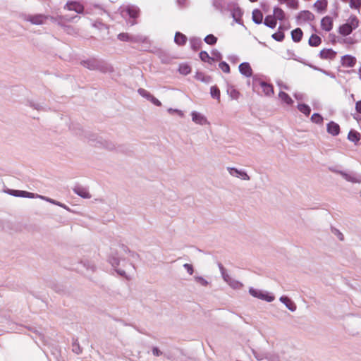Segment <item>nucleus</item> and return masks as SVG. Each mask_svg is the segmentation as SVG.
<instances>
[{"label": "nucleus", "mask_w": 361, "mask_h": 361, "mask_svg": "<svg viewBox=\"0 0 361 361\" xmlns=\"http://www.w3.org/2000/svg\"><path fill=\"white\" fill-rule=\"evenodd\" d=\"M296 19L299 23H312L315 20V16L313 13L308 10H303L300 11Z\"/></svg>", "instance_id": "nucleus-1"}, {"label": "nucleus", "mask_w": 361, "mask_h": 361, "mask_svg": "<svg viewBox=\"0 0 361 361\" xmlns=\"http://www.w3.org/2000/svg\"><path fill=\"white\" fill-rule=\"evenodd\" d=\"M334 20L331 16H326L321 20V27L325 32H330L333 29Z\"/></svg>", "instance_id": "nucleus-2"}, {"label": "nucleus", "mask_w": 361, "mask_h": 361, "mask_svg": "<svg viewBox=\"0 0 361 361\" xmlns=\"http://www.w3.org/2000/svg\"><path fill=\"white\" fill-rule=\"evenodd\" d=\"M126 13L130 18H136L139 16L140 10L135 6H127L121 10V13Z\"/></svg>", "instance_id": "nucleus-3"}, {"label": "nucleus", "mask_w": 361, "mask_h": 361, "mask_svg": "<svg viewBox=\"0 0 361 361\" xmlns=\"http://www.w3.org/2000/svg\"><path fill=\"white\" fill-rule=\"evenodd\" d=\"M249 292L252 296L262 299V300H265L268 302H271L274 299V296L264 294L261 291L254 289L252 288H250Z\"/></svg>", "instance_id": "nucleus-4"}, {"label": "nucleus", "mask_w": 361, "mask_h": 361, "mask_svg": "<svg viewBox=\"0 0 361 361\" xmlns=\"http://www.w3.org/2000/svg\"><path fill=\"white\" fill-rule=\"evenodd\" d=\"M341 61L343 66L352 68L356 64L357 59L351 55H345L342 56Z\"/></svg>", "instance_id": "nucleus-5"}, {"label": "nucleus", "mask_w": 361, "mask_h": 361, "mask_svg": "<svg viewBox=\"0 0 361 361\" xmlns=\"http://www.w3.org/2000/svg\"><path fill=\"white\" fill-rule=\"evenodd\" d=\"M66 8L69 11H74L78 13H82L84 11V6L78 1H70L66 5Z\"/></svg>", "instance_id": "nucleus-6"}, {"label": "nucleus", "mask_w": 361, "mask_h": 361, "mask_svg": "<svg viewBox=\"0 0 361 361\" xmlns=\"http://www.w3.org/2000/svg\"><path fill=\"white\" fill-rule=\"evenodd\" d=\"M319 56L322 59H334L336 56V52L332 49H323L319 52Z\"/></svg>", "instance_id": "nucleus-7"}, {"label": "nucleus", "mask_w": 361, "mask_h": 361, "mask_svg": "<svg viewBox=\"0 0 361 361\" xmlns=\"http://www.w3.org/2000/svg\"><path fill=\"white\" fill-rule=\"evenodd\" d=\"M239 71L245 77H251L252 75V69L249 63H242L239 65Z\"/></svg>", "instance_id": "nucleus-8"}, {"label": "nucleus", "mask_w": 361, "mask_h": 361, "mask_svg": "<svg viewBox=\"0 0 361 361\" xmlns=\"http://www.w3.org/2000/svg\"><path fill=\"white\" fill-rule=\"evenodd\" d=\"M313 6L318 13H323L327 9L328 1L327 0H317Z\"/></svg>", "instance_id": "nucleus-9"}, {"label": "nucleus", "mask_w": 361, "mask_h": 361, "mask_svg": "<svg viewBox=\"0 0 361 361\" xmlns=\"http://www.w3.org/2000/svg\"><path fill=\"white\" fill-rule=\"evenodd\" d=\"M327 132L333 136L338 135L340 133L339 125L334 121H331L327 124Z\"/></svg>", "instance_id": "nucleus-10"}, {"label": "nucleus", "mask_w": 361, "mask_h": 361, "mask_svg": "<svg viewBox=\"0 0 361 361\" xmlns=\"http://www.w3.org/2000/svg\"><path fill=\"white\" fill-rule=\"evenodd\" d=\"M291 39L295 43H299L303 37V32L300 27L293 30L290 32Z\"/></svg>", "instance_id": "nucleus-11"}, {"label": "nucleus", "mask_w": 361, "mask_h": 361, "mask_svg": "<svg viewBox=\"0 0 361 361\" xmlns=\"http://www.w3.org/2000/svg\"><path fill=\"white\" fill-rule=\"evenodd\" d=\"M9 194L16 196V197H29V198H34L35 197V195L32 192H29L27 191L23 190H11L9 192Z\"/></svg>", "instance_id": "nucleus-12"}, {"label": "nucleus", "mask_w": 361, "mask_h": 361, "mask_svg": "<svg viewBox=\"0 0 361 361\" xmlns=\"http://www.w3.org/2000/svg\"><path fill=\"white\" fill-rule=\"evenodd\" d=\"M47 17L43 15H35L31 16L27 18V20L30 21L32 24L40 25L44 23Z\"/></svg>", "instance_id": "nucleus-13"}, {"label": "nucleus", "mask_w": 361, "mask_h": 361, "mask_svg": "<svg viewBox=\"0 0 361 361\" xmlns=\"http://www.w3.org/2000/svg\"><path fill=\"white\" fill-rule=\"evenodd\" d=\"M192 121L200 125H204L207 123V118L204 116L196 111H193L192 113Z\"/></svg>", "instance_id": "nucleus-14"}, {"label": "nucleus", "mask_w": 361, "mask_h": 361, "mask_svg": "<svg viewBox=\"0 0 361 361\" xmlns=\"http://www.w3.org/2000/svg\"><path fill=\"white\" fill-rule=\"evenodd\" d=\"M273 16L276 21H277V20L282 21V20H285V18H286V13H285L284 11L279 7H275L274 8Z\"/></svg>", "instance_id": "nucleus-15"}, {"label": "nucleus", "mask_w": 361, "mask_h": 361, "mask_svg": "<svg viewBox=\"0 0 361 361\" xmlns=\"http://www.w3.org/2000/svg\"><path fill=\"white\" fill-rule=\"evenodd\" d=\"M346 23L349 25V27L353 30L358 27L360 21L357 16L352 15L350 16L346 21Z\"/></svg>", "instance_id": "nucleus-16"}, {"label": "nucleus", "mask_w": 361, "mask_h": 361, "mask_svg": "<svg viewBox=\"0 0 361 361\" xmlns=\"http://www.w3.org/2000/svg\"><path fill=\"white\" fill-rule=\"evenodd\" d=\"M260 86L262 89L263 92L267 95L271 96L274 94V87L271 85L268 84L265 82H261Z\"/></svg>", "instance_id": "nucleus-17"}, {"label": "nucleus", "mask_w": 361, "mask_h": 361, "mask_svg": "<svg viewBox=\"0 0 361 361\" xmlns=\"http://www.w3.org/2000/svg\"><path fill=\"white\" fill-rule=\"evenodd\" d=\"M322 43V39L316 34H312L308 40V44L311 47H318Z\"/></svg>", "instance_id": "nucleus-18"}, {"label": "nucleus", "mask_w": 361, "mask_h": 361, "mask_svg": "<svg viewBox=\"0 0 361 361\" xmlns=\"http://www.w3.org/2000/svg\"><path fill=\"white\" fill-rule=\"evenodd\" d=\"M281 4H286L291 9H298L299 7L298 0H277Z\"/></svg>", "instance_id": "nucleus-19"}, {"label": "nucleus", "mask_w": 361, "mask_h": 361, "mask_svg": "<svg viewBox=\"0 0 361 361\" xmlns=\"http://www.w3.org/2000/svg\"><path fill=\"white\" fill-rule=\"evenodd\" d=\"M174 41L178 45L183 46L187 42V37L183 33L178 32L175 35Z\"/></svg>", "instance_id": "nucleus-20"}, {"label": "nucleus", "mask_w": 361, "mask_h": 361, "mask_svg": "<svg viewBox=\"0 0 361 361\" xmlns=\"http://www.w3.org/2000/svg\"><path fill=\"white\" fill-rule=\"evenodd\" d=\"M280 300L284 303L286 305V306L291 311H295V309H296V306L294 304V302H293L291 301L290 299H289L288 297L286 296H282L280 298Z\"/></svg>", "instance_id": "nucleus-21"}, {"label": "nucleus", "mask_w": 361, "mask_h": 361, "mask_svg": "<svg viewBox=\"0 0 361 361\" xmlns=\"http://www.w3.org/2000/svg\"><path fill=\"white\" fill-rule=\"evenodd\" d=\"M252 20L257 24H260L263 20V14L259 9H255L252 11Z\"/></svg>", "instance_id": "nucleus-22"}, {"label": "nucleus", "mask_w": 361, "mask_h": 361, "mask_svg": "<svg viewBox=\"0 0 361 361\" xmlns=\"http://www.w3.org/2000/svg\"><path fill=\"white\" fill-rule=\"evenodd\" d=\"M353 29H351L349 25L345 23L341 25L338 28V32L343 36H347L350 35L353 32Z\"/></svg>", "instance_id": "nucleus-23"}, {"label": "nucleus", "mask_w": 361, "mask_h": 361, "mask_svg": "<svg viewBox=\"0 0 361 361\" xmlns=\"http://www.w3.org/2000/svg\"><path fill=\"white\" fill-rule=\"evenodd\" d=\"M264 24L271 27V28H274L276 26V19L274 18V16L273 15H269L267 16L265 19H264Z\"/></svg>", "instance_id": "nucleus-24"}, {"label": "nucleus", "mask_w": 361, "mask_h": 361, "mask_svg": "<svg viewBox=\"0 0 361 361\" xmlns=\"http://www.w3.org/2000/svg\"><path fill=\"white\" fill-rule=\"evenodd\" d=\"M348 138L352 142H357L360 139V134L354 130H351L348 133Z\"/></svg>", "instance_id": "nucleus-25"}, {"label": "nucleus", "mask_w": 361, "mask_h": 361, "mask_svg": "<svg viewBox=\"0 0 361 361\" xmlns=\"http://www.w3.org/2000/svg\"><path fill=\"white\" fill-rule=\"evenodd\" d=\"M74 192L83 198L90 197L89 192L85 188L76 187L74 188Z\"/></svg>", "instance_id": "nucleus-26"}, {"label": "nucleus", "mask_w": 361, "mask_h": 361, "mask_svg": "<svg viewBox=\"0 0 361 361\" xmlns=\"http://www.w3.org/2000/svg\"><path fill=\"white\" fill-rule=\"evenodd\" d=\"M279 98L286 104L288 105H291L293 103V100L290 98V97L284 92H279Z\"/></svg>", "instance_id": "nucleus-27"}, {"label": "nucleus", "mask_w": 361, "mask_h": 361, "mask_svg": "<svg viewBox=\"0 0 361 361\" xmlns=\"http://www.w3.org/2000/svg\"><path fill=\"white\" fill-rule=\"evenodd\" d=\"M227 92L229 96L233 99H238L240 97V92L233 86L228 87Z\"/></svg>", "instance_id": "nucleus-28"}, {"label": "nucleus", "mask_w": 361, "mask_h": 361, "mask_svg": "<svg viewBox=\"0 0 361 361\" xmlns=\"http://www.w3.org/2000/svg\"><path fill=\"white\" fill-rule=\"evenodd\" d=\"M81 63L89 69H94L97 66V61L94 59L83 61Z\"/></svg>", "instance_id": "nucleus-29"}, {"label": "nucleus", "mask_w": 361, "mask_h": 361, "mask_svg": "<svg viewBox=\"0 0 361 361\" xmlns=\"http://www.w3.org/2000/svg\"><path fill=\"white\" fill-rule=\"evenodd\" d=\"M298 110L306 116H309L311 112V109L309 106L305 104H300L298 106Z\"/></svg>", "instance_id": "nucleus-30"}, {"label": "nucleus", "mask_w": 361, "mask_h": 361, "mask_svg": "<svg viewBox=\"0 0 361 361\" xmlns=\"http://www.w3.org/2000/svg\"><path fill=\"white\" fill-rule=\"evenodd\" d=\"M349 6L355 10H357L360 12L361 8V0H349Z\"/></svg>", "instance_id": "nucleus-31"}, {"label": "nucleus", "mask_w": 361, "mask_h": 361, "mask_svg": "<svg viewBox=\"0 0 361 361\" xmlns=\"http://www.w3.org/2000/svg\"><path fill=\"white\" fill-rule=\"evenodd\" d=\"M210 93L212 97L220 99V90L216 86H212L210 89Z\"/></svg>", "instance_id": "nucleus-32"}, {"label": "nucleus", "mask_w": 361, "mask_h": 361, "mask_svg": "<svg viewBox=\"0 0 361 361\" xmlns=\"http://www.w3.org/2000/svg\"><path fill=\"white\" fill-rule=\"evenodd\" d=\"M179 71L183 75H188L191 71V68L186 64L180 65L179 67Z\"/></svg>", "instance_id": "nucleus-33"}, {"label": "nucleus", "mask_w": 361, "mask_h": 361, "mask_svg": "<svg viewBox=\"0 0 361 361\" xmlns=\"http://www.w3.org/2000/svg\"><path fill=\"white\" fill-rule=\"evenodd\" d=\"M204 41L207 44L209 45H213L216 44L217 38L213 35H209L204 38Z\"/></svg>", "instance_id": "nucleus-34"}, {"label": "nucleus", "mask_w": 361, "mask_h": 361, "mask_svg": "<svg viewBox=\"0 0 361 361\" xmlns=\"http://www.w3.org/2000/svg\"><path fill=\"white\" fill-rule=\"evenodd\" d=\"M311 121L313 123L321 124L323 122L322 116L319 114H314L311 117Z\"/></svg>", "instance_id": "nucleus-35"}, {"label": "nucleus", "mask_w": 361, "mask_h": 361, "mask_svg": "<svg viewBox=\"0 0 361 361\" xmlns=\"http://www.w3.org/2000/svg\"><path fill=\"white\" fill-rule=\"evenodd\" d=\"M219 67L224 73H230V66L227 63L222 61V62L219 63Z\"/></svg>", "instance_id": "nucleus-36"}, {"label": "nucleus", "mask_w": 361, "mask_h": 361, "mask_svg": "<svg viewBox=\"0 0 361 361\" xmlns=\"http://www.w3.org/2000/svg\"><path fill=\"white\" fill-rule=\"evenodd\" d=\"M272 37L278 42H281L283 40L285 35L283 32L278 31L277 32L272 35Z\"/></svg>", "instance_id": "nucleus-37"}, {"label": "nucleus", "mask_w": 361, "mask_h": 361, "mask_svg": "<svg viewBox=\"0 0 361 361\" xmlns=\"http://www.w3.org/2000/svg\"><path fill=\"white\" fill-rule=\"evenodd\" d=\"M200 58L201 59V60L202 61H204V62H209V60L212 59L211 57L207 54V52H206L204 51H202L200 53Z\"/></svg>", "instance_id": "nucleus-38"}, {"label": "nucleus", "mask_w": 361, "mask_h": 361, "mask_svg": "<svg viewBox=\"0 0 361 361\" xmlns=\"http://www.w3.org/2000/svg\"><path fill=\"white\" fill-rule=\"evenodd\" d=\"M233 171L236 173H238L240 175V176L242 177L243 179H245V180H248L249 179V176L247 175L246 173L245 172H239L238 170L235 169H231V171L230 173L231 174H233Z\"/></svg>", "instance_id": "nucleus-39"}, {"label": "nucleus", "mask_w": 361, "mask_h": 361, "mask_svg": "<svg viewBox=\"0 0 361 361\" xmlns=\"http://www.w3.org/2000/svg\"><path fill=\"white\" fill-rule=\"evenodd\" d=\"M118 38L121 41H129L130 40V37L128 33H120L118 35Z\"/></svg>", "instance_id": "nucleus-40"}, {"label": "nucleus", "mask_w": 361, "mask_h": 361, "mask_svg": "<svg viewBox=\"0 0 361 361\" xmlns=\"http://www.w3.org/2000/svg\"><path fill=\"white\" fill-rule=\"evenodd\" d=\"M355 109L357 112L361 114V100L358 101L355 104Z\"/></svg>", "instance_id": "nucleus-41"}, {"label": "nucleus", "mask_w": 361, "mask_h": 361, "mask_svg": "<svg viewBox=\"0 0 361 361\" xmlns=\"http://www.w3.org/2000/svg\"><path fill=\"white\" fill-rule=\"evenodd\" d=\"M152 353L155 356H159L161 354V352L157 348H154L152 349Z\"/></svg>", "instance_id": "nucleus-42"}, {"label": "nucleus", "mask_w": 361, "mask_h": 361, "mask_svg": "<svg viewBox=\"0 0 361 361\" xmlns=\"http://www.w3.org/2000/svg\"><path fill=\"white\" fill-rule=\"evenodd\" d=\"M184 267H185V268H187V269H188V272H189L190 274H192V268L191 265H190V264H185L184 265Z\"/></svg>", "instance_id": "nucleus-43"}, {"label": "nucleus", "mask_w": 361, "mask_h": 361, "mask_svg": "<svg viewBox=\"0 0 361 361\" xmlns=\"http://www.w3.org/2000/svg\"><path fill=\"white\" fill-rule=\"evenodd\" d=\"M200 43H197V44L193 43L192 44V47L194 50H197L200 48Z\"/></svg>", "instance_id": "nucleus-44"}, {"label": "nucleus", "mask_w": 361, "mask_h": 361, "mask_svg": "<svg viewBox=\"0 0 361 361\" xmlns=\"http://www.w3.org/2000/svg\"><path fill=\"white\" fill-rule=\"evenodd\" d=\"M152 102L157 106H161V102L156 98H153Z\"/></svg>", "instance_id": "nucleus-45"}, {"label": "nucleus", "mask_w": 361, "mask_h": 361, "mask_svg": "<svg viewBox=\"0 0 361 361\" xmlns=\"http://www.w3.org/2000/svg\"><path fill=\"white\" fill-rule=\"evenodd\" d=\"M336 232L338 233V238L341 240H343V235L341 233H340L338 231H336Z\"/></svg>", "instance_id": "nucleus-46"}, {"label": "nucleus", "mask_w": 361, "mask_h": 361, "mask_svg": "<svg viewBox=\"0 0 361 361\" xmlns=\"http://www.w3.org/2000/svg\"><path fill=\"white\" fill-rule=\"evenodd\" d=\"M358 74H359L360 78L361 79V66H360V68H359Z\"/></svg>", "instance_id": "nucleus-47"}, {"label": "nucleus", "mask_w": 361, "mask_h": 361, "mask_svg": "<svg viewBox=\"0 0 361 361\" xmlns=\"http://www.w3.org/2000/svg\"><path fill=\"white\" fill-rule=\"evenodd\" d=\"M341 1H342L343 2H345V3H346V2H349V0H341Z\"/></svg>", "instance_id": "nucleus-48"}, {"label": "nucleus", "mask_w": 361, "mask_h": 361, "mask_svg": "<svg viewBox=\"0 0 361 361\" xmlns=\"http://www.w3.org/2000/svg\"><path fill=\"white\" fill-rule=\"evenodd\" d=\"M251 2H257L258 0H249Z\"/></svg>", "instance_id": "nucleus-49"}, {"label": "nucleus", "mask_w": 361, "mask_h": 361, "mask_svg": "<svg viewBox=\"0 0 361 361\" xmlns=\"http://www.w3.org/2000/svg\"><path fill=\"white\" fill-rule=\"evenodd\" d=\"M346 42H347V43H350V42H349V41H348V39H347V40H346Z\"/></svg>", "instance_id": "nucleus-50"}]
</instances>
